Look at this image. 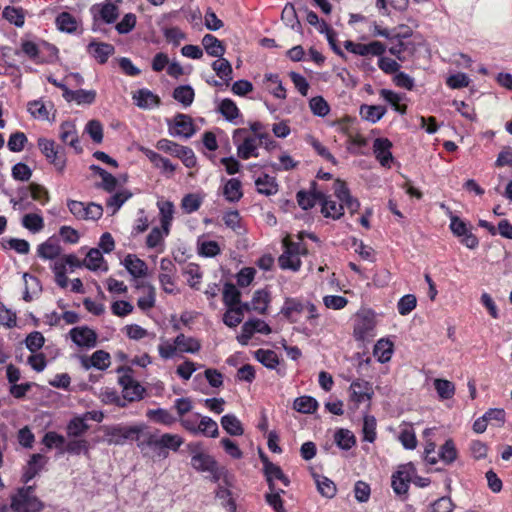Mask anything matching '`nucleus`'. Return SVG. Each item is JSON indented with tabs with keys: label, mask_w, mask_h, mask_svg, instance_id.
<instances>
[{
	"label": "nucleus",
	"mask_w": 512,
	"mask_h": 512,
	"mask_svg": "<svg viewBox=\"0 0 512 512\" xmlns=\"http://www.w3.org/2000/svg\"><path fill=\"white\" fill-rule=\"evenodd\" d=\"M293 407L300 413L310 414L316 411L318 402L311 396H301L294 400Z\"/></svg>",
	"instance_id": "79ce46f5"
},
{
	"label": "nucleus",
	"mask_w": 512,
	"mask_h": 512,
	"mask_svg": "<svg viewBox=\"0 0 512 512\" xmlns=\"http://www.w3.org/2000/svg\"><path fill=\"white\" fill-rule=\"evenodd\" d=\"M386 113V108L380 105H362L360 107L361 117L371 123L378 122Z\"/></svg>",
	"instance_id": "7c9ffc66"
},
{
	"label": "nucleus",
	"mask_w": 512,
	"mask_h": 512,
	"mask_svg": "<svg viewBox=\"0 0 512 512\" xmlns=\"http://www.w3.org/2000/svg\"><path fill=\"white\" fill-rule=\"evenodd\" d=\"M60 139L63 143L71 146L77 153L82 152V147L77 135L76 126L74 123L66 121L60 125Z\"/></svg>",
	"instance_id": "a211bd4d"
},
{
	"label": "nucleus",
	"mask_w": 512,
	"mask_h": 512,
	"mask_svg": "<svg viewBox=\"0 0 512 512\" xmlns=\"http://www.w3.org/2000/svg\"><path fill=\"white\" fill-rule=\"evenodd\" d=\"M351 390V401L358 407L360 403L365 400H370L372 395V388L369 382L357 379L350 385Z\"/></svg>",
	"instance_id": "f3484780"
},
{
	"label": "nucleus",
	"mask_w": 512,
	"mask_h": 512,
	"mask_svg": "<svg viewBox=\"0 0 512 512\" xmlns=\"http://www.w3.org/2000/svg\"><path fill=\"white\" fill-rule=\"evenodd\" d=\"M223 194L229 202H237L242 197L241 182L232 178L229 179L223 189Z\"/></svg>",
	"instance_id": "ea45409f"
},
{
	"label": "nucleus",
	"mask_w": 512,
	"mask_h": 512,
	"mask_svg": "<svg viewBox=\"0 0 512 512\" xmlns=\"http://www.w3.org/2000/svg\"><path fill=\"white\" fill-rule=\"evenodd\" d=\"M22 225L29 231L37 233L43 229L44 220L39 214L29 213L23 217Z\"/></svg>",
	"instance_id": "603ef678"
},
{
	"label": "nucleus",
	"mask_w": 512,
	"mask_h": 512,
	"mask_svg": "<svg viewBox=\"0 0 512 512\" xmlns=\"http://www.w3.org/2000/svg\"><path fill=\"white\" fill-rule=\"evenodd\" d=\"M28 111L34 118L49 120V111L46 105L40 100L29 102Z\"/></svg>",
	"instance_id": "e2e57ef3"
},
{
	"label": "nucleus",
	"mask_w": 512,
	"mask_h": 512,
	"mask_svg": "<svg viewBox=\"0 0 512 512\" xmlns=\"http://www.w3.org/2000/svg\"><path fill=\"white\" fill-rule=\"evenodd\" d=\"M333 189L335 196L340 202H342L343 207L345 206L350 211V213L353 214L359 209V201L351 196L350 191L344 181L337 179L334 182Z\"/></svg>",
	"instance_id": "4468645a"
},
{
	"label": "nucleus",
	"mask_w": 512,
	"mask_h": 512,
	"mask_svg": "<svg viewBox=\"0 0 512 512\" xmlns=\"http://www.w3.org/2000/svg\"><path fill=\"white\" fill-rule=\"evenodd\" d=\"M392 142L387 138H376L373 143V153L383 167H390L393 161L391 153Z\"/></svg>",
	"instance_id": "2eb2a0df"
},
{
	"label": "nucleus",
	"mask_w": 512,
	"mask_h": 512,
	"mask_svg": "<svg viewBox=\"0 0 512 512\" xmlns=\"http://www.w3.org/2000/svg\"><path fill=\"white\" fill-rule=\"evenodd\" d=\"M218 60H215L212 63V69L216 72L217 76L220 77L222 80L226 82V84L229 83V81L232 80V67L230 62L223 58L218 57Z\"/></svg>",
	"instance_id": "e433bc0d"
},
{
	"label": "nucleus",
	"mask_w": 512,
	"mask_h": 512,
	"mask_svg": "<svg viewBox=\"0 0 512 512\" xmlns=\"http://www.w3.org/2000/svg\"><path fill=\"white\" fill-rule=\"evenodd\" d=\"M11 512H41L44 504L34 494V487L27 486L11 496Z\"/></svg>",
	"instance_id": "f03ea898"
},
{
	"label": "nucleus",
	"mask_w": 512,
	"mask_h": 512,
	"mask_svg": "<svg viewBox=\"0 0 512 512\" xmlns=\"http://www.w3.org/2000/svg\"><path fill=\"white\" fill-rule=\"evenodd\" d=\"M123 265L134 278H142L147 275V264L134 254H128L124 258Z\"/></svg>",
	"instance_id": "4be33fe9"
},
{
	"label": "nucleus",
	"mask_w": 512,
	"mask_h": 512,
	"mask_svg": "<svg viewBox=\"0 0 512 512\" xmlns=\"http://www.w3.org/2000/svg\"><path fill=\"white\" fill-rule=\"evenodd\" d=\"M2 15L4 19L16 27H22L25 23V12L21 7L6 6Z\"/></svg>",
	"instance_id": "72a5a7b5"
},
{
	"label": "nucleus",
	"mask_w": 512,
	"mask_h": 512,
	"mask_svg": "<svg viewBox=\"0 0 512 512\" xmlns=\"http://www.w3.org/2000/svg\"><path fill=\"white\" fill-rule=\"evenodd\" d=\"M72 341L79 347L93 348L97 344V334L87 326L74 327L69 332Z\"/></svg>",
	"instance_id": "ddd939ff"
},
{
	"label": "nucleus",
	"mask_w": 512,
	"mask_h": 512,
	"mask_svg": "<svg viewBox=\"0 0 512 512\" xmlns=\"http://www.w3.org/2000/svg\"><path fill=\"white\" fill-rule=\"evenodd\" d=\"M218 111L230 122H233L240 114L236 103L229 98H225L220 102Z\"/></svg>",
	"instance_id": "c03bdc74"
},
{
	"label": "nucleus",
	"mask_w": 512,
	"mask_h": 512,
	"mask_svg": "<svg viewBox=\"0 0 512 512\" xmlns=\"http://www.w3.org/2000/svg\"><path fill=\"white\" fill-rule=\"evenodd\" d=\"M389 41V53L395 56L399 61H405L406 57L404 56V53L409 49L411 43L405 41L404 36H401L400 34H393L391 38H389Z\"/></svg>",
	"instance_id": "b1692460"
},
{
	"label": "nucleus",
	"mask_w": 512,
	"mask_h": 512,
	"mask_svg": "<svg viewBox=\"0 0 512 512\" xmlns=\"http://www.w3.org/2000/svg\"><path fill=\"white\" fill-rule=\"evenodd\" d=\"M296 197L299 206L308 210L315 205L316 201L320 202L321 198H324V193L317 190V183L313 181L308 192L299 191Z\"/></svg>",
	"instance_id": "6ab92c4d"
},
{
	"label": "nucleus",
	"mask_w": 512,
	"mask_h": 512,
	"mask_svg": "<svg viewBox=\"0 0 512 512\" xmlns=\"http://www.w3.org/2000/svg\"><path fill=\"white\" fill-rule=\"evenodd\" d=\"M434 387L441 399H450L455 394V386L446 379H435Z\"/></svg>",
	"instance_id": "3c124183"
},
{
	"label": "nucleus",
	"mask_w": 512,
	"mask_h": 512,
	"mask_svg": "<svg viewBox=\"0 0 512 512\" xmlns=\"http://www.w3.org/2000/svg\"><path fill=\"white\" fill-rule=\"evenodd\" d=\"M99 15L105 23L111 24L118 18L119 9L115 4L106 2L100 6Z\"/></svg>",
	"instance_id": "6e6d98bb"
},
{
	"label": "nucleus",
	"mask_w": 512,
	"mask_h": 512,
	"mask_svg": "<svg viewBox=\"0 0 512 512\" xmlns=\"http://www.w3.org/2000/svg\"><path fill=\"white\" fill-rule=\"evenodd\" d=\"M233 143L237 146V155L243 160L251 157H258V136L248 134L246 128H238L233 131Z\"/></svg>",
	"instance_id": "7ed1b4c3"
},
{
	"label": "nucleus",
	"mask_w": 512,
	"mask_h": 512,
	"mask_svg": "<svg viewBox=\"0 0 512 512\" xmlns=\"http://www.w3.org/2000/svg\"><path fill=\"white\" fill-rule=\"evenodd\" d=\"M194 90L190 85H181L174 89L173 98L184 107H189L194 100Z\"/></svg>",
	"instance_id": "58836bf2"
},
{
	"label": "nucleus",
	"mask_w": 512,
	"mask_h": 512,
	"mask_svg": "<svg viewBox=\"0 0 512 512\" xmlns=\"http://www.w3.org/2000/svg\"><path fill=\"white\" fill-rule=\"evenodd\" d=\"M260 457L270 491H275V489H277L275 485L276 480L280 481L284 487H288L290 485V480L283 473L281 467L269 461L268 457L265 455H261Z\"/></svg>",
	"instance_id": "9d476101"
},
{
	"label": "nucleus",
	"mask_w": 512,
	"mask_h": 512,
	"mask_svg": "<svg viewBox=\"0 0 512 512\" xmlns=\"http://www.w3.org/2000/svg\"><path fill=\"white\" fill-rule=\"evenodd\" d=\"M255 185L257 187V191L266 196L274 195L278 191V185L275 178L267 174L256 179Z\"/></svg>",
	"instance_id": "473e14b6"
},
{
	"label": "nucleus",
	"mask_w": 512,
	"mask_h": 512,
	"mask_svg": "<svg viewBox=\"0 0 512 512\" xmlns=\"http://www.w3.org/2000/svg\"><path fill=\"white\" fill-rule=\"evenodd\" d=\"M45 338L39 331H33L25 339L26 347L32 353L38 351L44 345Z\"/></svg>",
	"instance_id": "774afa93"
},
{
	"label": "nucleus",
	"mask_w": 512,
	"mask_h": 512,
	"mask_svg": "<svg viewBox=\"0 0 512 512\" xmlns=\"http://www.w3.org/2000/svg\"><path fill=\"white\" fill-rule=\"evenodd\" d=\"M133 99L135 104L143 109H151L158 106L160 103L159 97L148 89L138 90L134 94Z\"/></svg>",
	"instance_id": "a878e982"
},
{
	"label": "nucleus",
	"mask_w": 512,
	"mask_h": 512,
	"mask_svg": "<svg viewBox=\"0 0 512 512\" xmlns=\"http://www.w3.org/2000/svg\"><path fill=\"white\" fill-rule=\"evenodd\" d=\"M62 248L55 238H49L37 247V255L44 260H56L60 257Z\"/></svg>",
	"instance_id": "412c9836"
},
{
	"label": "nucleus",
	"mask_w": 512,
	"mask_h": 512,
	"mask_svg": "<svg viewBox=\"0 0 512 512\" xmlns=\"http://www.w3.org/2000/svg\"><path fill=\"white\" fill-rule=\"evenodd\" d=\"M416 469L410 462L400 465L398 470L392 474L391 485L397 495H405L408 492L409 484Z\"/></svg>",
	"instance_id": "1a4fd4ad"
},
{
	"label": "nucleus",
	"mask_w": 512,
	"mask_h": 512,
	"mask_svg": "<svg viewBox=\"0 0 512 512\" xmlns=\"http://www.w3.org/2000/svg\"><path fill=\"white\" fill-rule=\"evenodd\" d=\"M386 45L380 41H372L367 44L359 43L358 54L359 56H382L386 51Z\"/></svg>",
	"instance_id": "37998d69"
},
{
	"label": "nucleus",
	"mask_w": 512,
	"mask_h": 512,
	"mask_svg": "<svg viewBox=\"0 0 512 512\" xmlns=\"http://www.w3.org/2000/svg\"><path fill=\"white\" fill-rule=\"evenodd\" d=\"M218 424L212 418L203 416L197 425L196 435L202 434L207 437L215 438L218 436Z\"/></svg>",
	"instance_id": "4c0bfd02"
},
{
	"label": "nucleus",
	"mask_w": 512,
	"mask_h": 512,
	"mask_svg": "<svg viewBox=\"0 0 512 512\" xmlns=\"http://www.w3.org/2000/svg\"><path fill=\"white\" fill-rule=\"evenodd\" d=\"M375 317L371 312L359 314L355 320L353 335L357 341H370L376 335Z\"/></svg>",
	"instance_id": "0eeeda50"
},
{
	"label": "nucleus",
	"mask_w": 512,
	"mask_h": 512,
	"mask_svg": "<svg viewBox=\"0 0 512 512\" xmlns=\"http://www.w3.org/2000/svg\"><path fill=\"white\" fill-rule=\"evenodd\" d=\"M156 148L181 159L183 164L188 168L194 167L197 163L196 156L191 148L182 146L171 140L160 139L156 144Z\"/></svg>",
	"instance_id": "20e7f679"
},
{
	"label": "nucleus",
	"mask_w": 512,
	"mask_h": 512,
	"mask_svg": "<svg viewBox=\"0 0 512 512\" xmlns=\"http://www.w3.org/2000/svg\"><path fill=\"white\" fill-rule=\"evenodd\" d=\"M243 321V314L240 308L227 307V311L223 315V322L230 328L238 326Z\"/></svg>",
	"instance_id": "680f3d73"
},
{
	"label": "nucleus",
	"mask_w": 512,
	"mask_h": 512,
	"mask_svg": "<svg viewBox=\"0 0 512 512\" xmlns=\"http://www.w3.org/2000/svg\"><path fill=\"white\" fill-rule=\"evenodd\" d=\"M174 344L177 345V350L181 353L195 354L201 349V343L198 339L188 337L183 333L175 337Z\"/></svg>",
	"instance_id": "393cba45"
},
{
	"label": "nucleus",
	"mask_w": 512,
	"mask_h": 512,
	"mask_svg": "<svg viewBox=\"0 0 512 512\" xmlns=\"http://www.w3.org/2000/svg\"><path fill=\"white\" fill-rule=\"evenodd\" d=\"M56 25L60 31L67 33H73L77 29L75 18L68 12H62L57 16Z\"/></svg>",
	"instance_id": "8fccbe9b"
},
{
	"label": "nucleus",
	"mask_w": 512,
	"mask_h": 512,
	"mask_svg": "<svg viewBox=\"0 0 512 512\" xmlns=\"http://www.w3.org/2000/svg\"><path fill=\"white\" fill-rule=\"evenodd\" d=\"M335 443L343 450L351 449L355 443V436L347 429H339L334 435Z\"/></svg>",
	"instance_id": "de8ad7c7"
},
{
	"label": "nucleus",
	"mask_w": 512,
	"mask_h": 512,
	"mask_svg": "<svg viewBox=\"0 0 512 512\" xmlns=\"http://www.w3.org/2000/svg\"><path fill=\"white\" fill-rule=\"evenodd\" d=\"M398 439L406 449L412 450L417 446L416 435L412 427H405L402 429Z\"/></svg>",
	"instance_id": "338daca9"
},
{
	"label": "nucleus",
	"mask_w": 512,
	"mask_h": 512,
	"mask_svg": "<svg viewBox=\"0 0 512 512\" xmlns=\"http://www.w3.org/2000/svg\"><path fill=\"white\" fill-rule=\"evenodd\" d=\"M47 460L41 454H33L28 462L27 468L23 473L22 480L24 483H28L32 480L38 472L44 467Z\"/></svg>",
	"instance_id": "bb28decb"
},
{
	"label": "nucleus",
	"mask_w": 512,
	"mask_h": 512,
	"mask_svg": "<svg viewBox=\"0 0 512 512\" xmlns=\"http://www.w3.org/2000/svg\"><path fill=\"white\" fill-rule=\"evenodd\" d=\"M281 18L286 23L287 26L291 27L294 30L300 31L301 23L297 18V14L295 12L293 5L287 4L284 7Z\"/></svg>",
	"instance_id": "13d9d810"
},
{
	"label": "nucleus",
	"mask_w": 512,
	"mask_h": 512,
	"mask_svg": "<svg viewBox=\"0 0 512 512\" xmlns=\"http://www.w3.org/2000/svg\"><path fill=\"white\" fill-rule=\"evenodd\" d=\"M254 356L269 369H274L279 364L278 356L273 350L258 349L254 352Z\"/></svg>",
	"instance_id": "a18cd8bd"
},
{
	"label": "nucleus",
	"mask_w": 512,
	"mask_h": 512,
	"mask_svg": "<svg viewBox=\"0 0 512 512\" xmlns=\"http://www.w3.org/2000/svg\"><path fill=\"white\" fill-rule=\"evenodd\" d=\"M147 417L166 426L173 425L177 420L168 410L162 408L148 410Z\"/></svg>",
	"instance_id": "a19ab883"
},
{
	"label": "nucleus",
	"mask_w": 512,
	"mask_h": 512,
	"mask_svg": "<svg viewBox=\"0 0 512 512\" xmlns=\"http://www.w3.org/2000/svg\"><path fill=\"white\" fill-rule=\"evenodd\" d=\"M161 226L166 235L170 232L171 222L174 215V204L171 201H158Z\"/></svg>",
	"instance_id": "cd10ccee"
},
{
	"label": "nucleus",
	"mask_w": 512,
	"mask_h": 512,
	"mask_svg": "<svg viewBox=\"0 0 512 512\" xmlns=\"http://www.w3.org/2000/svg\"><path fill=\"white\" fill-rule=\"evenodd\" d=\"M135 441L144 456L153 455L160 458H167L168 450L177 451L184 443L178 434H160L159 430H152L144 424L139 425Z\"/></svg>",
	"instance_id": "f257e3e1"
},
{
	"label": "nucleus",
	"mask_w": 512,
	"mask_h": 512,
	"mask_svg": "<svg viewBox=\"0 0 512 512\" xmlns=\"http://www.w3.org/2000/svg\"><path fill=\"white\" fill-rule=\"evenodd\" d=\"M27 141L28 139L26 135L23 132L18 131L10 135L7 146L11 152H21Z\"/></svg>",
	"instance_id": "0e129e2a"
},
{
	"label": "nucleus",
	"mask_w": 512,
	"mask_h": 512,
	"mask_svg": "<svg viewBox=\"0 0 512 512\" xmlns=\"http://www.w3.org/2000/svg\"><path fill=\"white\" fill-rule=\"evenodd\" d=\"M89 429L83 415L72 418L67 424V435L69 437H80Z\"/></svg>",
	"instance_id": "c9c22d12"
},
{
	"label": "nucleus",
	"mask_w": 512,
	"mask_h": 512,
	"mask_svg": "<svg viewBox=\"0 0 512 512\" xmlns=\"http://www.w3.org/2000/svg\"><path fill=\"white\" fill-rule=\"evenodd\" d=\"M252 309L260 314H264L267 311L268 304L270 302L269 293L266 290H257L254 292L252 298Z\"/></svg>",
	"instance_id": "09e8293b"
},
{
	"label": "nucleus",
	"mask_w": 512,
	"mask_h": 512,
	"mask_svg": "<svg viewBox=\"0 0 512 512\" xmlns=\"http://www.w3.org/2000/svg\"><path fill=\"white\" fill-rule=\"evenodd\" d=\"M169 131L172 136L190 138L195 133L192 118L186 114H177L173 122H169Z\"/></svg>",
	"instance_id": "9b49d317"
},
{
	"label": "nucleus",
	"mask_w": 512,
	"mask_h": 512,
	"mask_svg": "<svg viewBox=\"0 0 512 512\" xmlns=\"http://www.w3.org/2000/svg\"><path fill=\"white\" fill-rule=\"evenodd\" d=\"M123 398L130 402L139 401L143 398L145 389L136 381L128 387H124L122 390Z\"/></svg>",
	"instance_id": "69168bd1"
},
{
	"label": "nucleus",
	"mask_w": 512,
	"mask_h": 512,
	"mask_svg": "<svg viewBox=\"0 0 512 512\" xmlns=\"http://www.w3.org/2000/svg\"><path fill=\"white\" fill-rule=\"evenodd\" d=\"M140 151L150 160V162L156 168L161 169L162 172L172 174L176 170V166L173 165L169 159L162 157L155 151L145 147H141Z\"/></svg>",
	"instance_id": "5701e85b"
},
{
	"label": "nucleus",
	"mask_w": 512,
	"mask_h": 512,
	"mask_svg": "<svg viewBox=\"0 0 512 512\" xmlns=\"http://www.w3.org/2000/svg\"><path fill=\"white\" fill-rule=\"evenodd\" d=\"M279 266L282 269H290L298 271L301 267V260L297 255L291 254L284 250L283 254L278 258Z\"/></svg>",
	"instance_id": "864d4df0"
},
{
	"label": "nucleus",
	"mask_w": 512,
	"mask_h": 512,
	"mask_svg": "<svg viewBox=\"0 0 512 512\" xmlns=\"http://www.w3.org/2000/svg\"><path fill=\"white\" fill-rule=\"evenodd\" d=\"M223 429L232 436H240L244 433V429L240 420L233 414H226L221 418Z\"/></svg>",
	"instance_id": "2f4dec72"
},
{
	"label": "nucleus",
	"mask_w": 512,
	"mask_h": 512,
	"mask_svg": "<svg viewBox=\"0 0 512 512\" xmlns=\"http://www.w3.org/2000/svg\"><path fill=\"white\" fill-rule=\"evenodd\" d=\"M189 448L193 453L191 457V466L198 472H208L212 470L217 461L209 454L201 451L200 444H190Z\"/></svg>",
	"instance_id": "f8f14e48"
},
{
	"label": "nucleus",
	"mask_w": 512,
	"mask_h": 512,
	"mask_svg": "<svg viewBox=\"0 0 512 512\" xmlns=\"http://www.w3.org/2000/svg\"><path fill=\"white\" fill-rule=\"evenodd\" d=\"M374 355L381 363L388 362L393 353V344L389 340L380 339L374 346Z\"/></svg>",
	"instance_id": "f704fd0d"
},
{
	"label": "nucleus",
	"mask_w": 512,
	"mask_h": 512,
	"mask_svg": "<svg viewBox=\"0 0 512 512\" xmlns=\"http://www.w3.org/2000/svg\"><path fill=\"white\" fill-rule=\"evenodd\" d=\"M104 259L102 256V253L99 249L92 248L88 251L86 258L84 260V266L87 267L89 270H97L101 268V264L103 263Z\"/></svg>",
	"instance_id": "bf43d9fd"
},
{
	"label": "nucleus",
	"mask_w": 512,
	"mask_h": 512,
	"mask_svg": "<svg viewBox=\"0 0 512 512\" xmlns=\"http://www.w3.org/2000/svg\"><path fill=\"white\" fill-rule=\"evenodd\" d=\"M305 311V302L297 298H286L281 314L291 323L297 322L298 316Z\"/></svg>",
	"instance_id": "aec40b11"
},
{
	"label": "nucleus",
	"mask_w": 512,
	"mask_h": 512,
	"mask_svg": "<svg viewBox=\"0 0 512 512\" xmlns=\"http://www.w3.org/2000/svg\"><path fill=\"white\" fill-rule=\"evenodd\" d=\"M380 95L385 101L390 103L397 112L401 114L406 113V105L400 104V101L402 100L401 95L388 89H382L380 91Z\"/></svg>",
	"instance_id": "4d7b16f0"
},
{
	"label": "nucleus",
	"mask_w": 512,
	"mask_h": 512,
	"mask_svg": "<svg viewBox=\"0 0 512 512\" xmlns=\"http://www.w3.org/2000/svg\"><path fill=\"white\" fill-rule=\"evenodd\" d=\"M38 147L46 159L59 171L63 172L66 166V157L63 148L55 141L47 138L38 139Z\"/></svg>",
	"instance_id": "423d86ee"
},
{
	"label": "nucleus",
	"mask_w": 512,
	"mask_h": 512,
	"mask_svg": "<svg viewBox=\"0 0 512 512\" xmlns=\"http://www.w3.org/2000/svg\"><path fill=\"white\" fill-rule=\"evenodd\" d=\"M309 107H310L312 113L319 117H325L330 111V107H329L328 103L321 96L313 97L309 101Z\"/></svg>",
	"instance_id": "052dcab7"
},
{
	"label": "nucleus",
	"mask_w": 512,
	"mask_h": 512,
	"mask_svg": "<svg viewBox=\"0 0 512 512\" xmlns=\"http://www.w3.org/2000/svg\"><path fill=\"white\" fill-rule=\"evenodd\" d=\"M69 211L78 220H98L103 215V208L101 205L94 202L85 204L81 201L69 200L67 202Z\"/></svg>",
	"instance_id": "6e6552de"
},
{
	"label": "nucleus",
	"mask_w": 512,
	"mask_h": 512,
	"mask_svg": "<svg viewBox=\"0 0 512 512\" xmlns=\"http://www.w3.org/2000/svg\"><path fill=\"white\" fill-rule=\"evenodd\" d=\"M241 293L232 283H225L223 288V302L226 307H234L240 303Z\"/></svg>",
	"instance_id": "49530a36"
},
{
	"label": "nucleus",
	"mask_w": 512,
	"mask_h": 512,
	"mask_svg": "<svg viewBox=\"0 0 512 512\" xmlns=\"http://www.w3.org/2000/svg\"><path fill=\"white\" fill-rule=\"evenodd\" d=\"M87 51L98 63L105 64L115 53V47L110 43L92 41L88 44Z\"/></svg>",
	"instance_id": "dca6fc26"
},
{
	"label": "nucleus",
	"mask_w": 512,
	"mask_h": 512,
	"mask_svg": "<svg viewBox=\"0 0 512 512\" xmlns=\"http://www.w3.org/2000/svg\"><path fill=\"white\" fill-rule=\"evenodd\" d=\"M319 493L327 498H332L336 494L334 482L325 476H316L315 478Z\"/></svg>",
	"instance_id": "5fc2aeb1"
},
{
	"label": "nucleus",
	"mask_w": 512,
	"mask_h": 512,
	"mask_svg": "<svg viewBox=\"0 0 512 512\" xmlns=\"http://www.w3.org/2000/svg\"><path fill=\"white\" fill-rule=\"evenodd\" d=\"M139 425H111L103 428L105 441L109 445H123L127 440L135 441Z\"/></svg>",
	"instance_id": "39448f33"
},
{
	"label": "nucleus",
	"mask_w": 512,
	"mask_h": 512,
	"mask_svg": "<svg viewBox=\"0 0 512 512\" xmlns=\"http://www.w3.org/2000/svg\"><path fill=\"white\" fill-rule=\"evenodd\" d=\"M321 212L325 217H331L333 219H339L343 215V204H338L336 201L329 200L324 194V198H321Z\"/></svg>",
	"instance_id": "c756f323"
},
{
	"label": "nucleus",
	"mask_w": 512,
	"mask_h": 512,
	"mask_svg": "<svg viewBox=\"0 0 512 512\" xmlns=\"http://www.w3.org/2000/svg\"><path fill=\"white\" fill-rule=\"evenodd\" d=\"M202 45L207 54L212 57H222L225 53L223 43L212 34H206L202 39Z\"/></svg>",
	"instance_id": "c85d7f7f"
}]
</instances>
